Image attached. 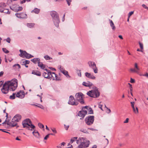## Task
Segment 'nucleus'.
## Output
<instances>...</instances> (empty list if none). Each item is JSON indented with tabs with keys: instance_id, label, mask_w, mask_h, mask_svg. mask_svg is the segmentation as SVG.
<instances>
[{
	"instance_id": "1",
	"label": "nucleus",
	"mask_w": 148,
	"mask_h": 148,
	"mask_svg": "<svg viewBox=\"0 0 148 148\" xmlns=\"http://www.w3.org/2000/svg\"><path fill=\"white\" fill-rule=\"evenodd\" d=\"M17 86V80L16 79L14 81H8L3 84L1 89L2 92L4 94H7L9 90L14 91Z\"/></svg>"
},
{
	"instance_id": "2",
	"label": "nucleus",
	"mask_w": 148,
	"mask_h": 148,
	"mask_svg": "<svg viewBox=\"0 0 148 148\" xmlns=\"http://www.w3.org/2000/svg\"><path fill=\"white\" fill-rule=\"evenodd\" d=\"M80 143L77 148H86L89 147L90 144L89 140H87L83 138H79V140H77V143L78 144Z\"/></svg>"
},
{
	"instance_id": "3",
	"label": "nucleus",
	"mask_w": 148,
	"mask_h": 148,
	"mask_svg": "<svg viewBox=\"0 0 148 148\" xmlns=\"http://www.w3.org/2000/svg\"><path fill=\"white\" fill-rule=\"evenodd\" d=\"M50 14L53 18V21L56 27H58L60 21L58 13L55 11H52Z\"/></svg>"
},
{
	"instance_id": "4",
	"label": "nucleus",
	"mask_w": 148,
	"mask_h": 148,
	"mask_svg": "<svg viewBox=\"0 0 148 148\" xmlns=\"http://www.w3.org/2000/svg\"><path fill=\"white\" fill-rule=\"evenodd\" d=\"M87 94L91 97L97 98L99 96L100 93L97 88L95 87L94 89L88 92Z\"/></svg>"
},
{
	"instance_id": "5",
	"label": "nucleus",
	"mask_w": 148,
	"mask_h": 148,
	"mask_svg": "<svg viewBox=\"0 0 148 148\" xmlns=\"http://www.w3.org/2000/svg\"><path fill=\"white\" fill-rule=\"evenodd\" d=\"M19 51L21 53L19 55V56L23 58H26L28 59L34 57V56L27 53L25 51H23L21 49H20Z\"/></svg>"
},
{
	"instance_id": "6",
	"label": "nucleus",
	"mask_w": 148,
	"mask_h": 148,
	"mask_svg": "<svg viewBox=\"0 0 148 148\" xmlns=\"http://www.w3.org/2000/svg\"><path fill=\"white\" fill-rule=\"evenodd\" d=\"M83 94L81 92L77 93L75 95L76 101L79 102L81 104H84V101L83 99Z\"/></svg>"
},
{
	"instance_id": "7",
	"label": "nucleus",
	"mask_w": 148,
	"mask_h": 148,
	"mask_svg": "<svg viewBox=\"0 0 148 148\" xmlns=\"http://www.w3.org/2000/svg\"><path fill=\"white\" fill-rule=\"evenodd\" d=\"M88 108V106L83 107L82 110L78 112V116L81 117L82 118H84L87 112V111L86 110V109H87Z\"/></svg>"
},
{
	"instance_id": "8",
	"label": "nucleus",
	"mask_w": 148,
	"mask_h": 148,
	"mask_svg": "<svg viewBox=\"0 0 148 148\" xmlns=\"http://www.w3.org/2000/svg\"><path fill=\"white\" fill-rule=\"evenodd\" d=\"M94 116H89L85 119V122L88 125L92 124L94 121Z\"/></svg>"
},
{
	"instance_id": "9",
	"label": "nucleus",
	"mask_w": 148,
	"mask_h": 148,
	"mask_svg": "<svg viewBox=\"0 0 148 148\" xmlns=\"http://www.w3.org/2000/svg\"><path fill=\"white\" fill-rule=\"evenodd\" d=\"M68 103L71 105L76 106L78 105L79 103L78 101L74 99V98L73 96L71 95L69 98Z\"/></svg>"
},
{
	"instance_id": "10",
	"label": "nucleus",
	"mask_w": 148,
	"mask_h": 148,
	"mask_svg": "<svg viewBox=\"0 0 148 148\" xmlns=\"http://www.w3.org/2000/svg\"><path fill=\"white\" fill-rule=\"evenodd\" d=\"M89 67L92 68L94 71V72L97 73H98V69L96 67V64L94 62L89 61L88 62Z\"/></svg>"
},
{
	"instance_id": "11",
	"label": "nucleus",
	"mask_w": 148,
	"mask_h": 148,
	"mask_svg": "<svg viewBox=\"0 0 148 148\" xmlns=\"http://www.w3.org/2000/svg\"><path fill=\"white\" fill-rule=\"evenodd\" d=\"M22 123L23 127L26 128L29 127L32 122L29 119H26L23 121Z\"/></svg>"
},
{
	"instance_id": "12",
	"label": "nucleus",
	"mask_w": 148,
	"mask_h": 148,
	"mask_svg": "<svg viewBox=\"0 0 148 148\" xmlns=\"http://www.w3.org/2000/svg\"><path fill=\"white\" fill-rule=\"evenodd\" d=\"M45 70L47 71V73L45 72H44L42 75L45 78L48 79H50V75L51 74V72L50 70L47 69H45Z\"/></svg>"
},
{
	"instance_id": "13",
	"label": "nucleus",
	"mask_w": 148,
	"mask_h": 148,
	"mask_svg": "<svg viewBox=\"0 0 148 148\" xmlns=\"http://www.w3.org/2000/svg\"><path fill=\"white\" fill-rule=\"evenodd\" d=\"M17 122H16L15 121L13 120L12 119L11 122H8V123H7V124L11 127H13L15 126H16V127L17 128L19 127V126L17 125Z\"/></svg>"
},
{
	"instance_id": "14",
	"label": "nucleus",
	"mask_w": 148,
	"mask_h": 148,
	"mask_svg": "<svg viewBox=\"0 0 148 148\" xmlns=\"http://www.w3.org/2000/svg\"><path fill=\"white\" fill-rule=\"evenodd\" d=\"M16 96V97H19L20 98H23L25 97L24 92L23 90H20L17 92Z\"/></svg>"
},
{
	"instance_id": "15",
	"label": "nucleus",
	"mask_w": 148,
	"mask_h": 148,
	"mask_svg": "<svg viewBox=\"0 0 148 148\" xmlns=\"http://www.w3.org/2000/svg\"><path fill=\"white\" fill-rule=\"evenodd\" d=\"M15 15L18 18H25L27 16V14L24 13H21L20 14H16Z\"/></svg>"
},
{
	"instance_id": "16",
	"label": "nucleus",
	"mask_w": 148,
	"mask_h": 148,
	"mask_svg": "<svg viewBox=\"0 0 148 148\" xmlns=\"http://www.w3.org/2000/svg\"><path fill=\"white\" fill-rule=\"evenodd\" d=\"M21 118V116L19 114L16 115L13 118V120H15L16 122H18Z\"/></svg>"
},
{
	"instance_id": "17",
	"label": "nucleus",
	"mask_w": 148,
	"mask_h": 148,
	"mask_svg": "<svg viewBox=\"0 0 148 148\" xmlns=\"http://www.w3.org/2000/svg\"><path fill=\"white\" fill-rule=\"evenodd\" d=\"M85 75L88 78L92 79H95V77L92 74H91L90 73H89L88 72H86L85 73Z\"/></svg>"
},
{
	"instance_id": "18",
	"label": "nucleus",
	"mask_w": 148,
	"mask_h": 148,
	"mask_svg": "<svg viewBox=\"0 0 148 148\" xmlns=\"http://www.w3.org/2000/svg\"><path fill=\"white\" fill-rule=\"evenodd\" d=\"M82 84L83 85L86 87H90L93 85L92 83L89 82H83Z\"/></svg>"
},
{
	"instance_id": "19",
	"label": "nucleus",
	"mask_w": 148,
	"mask_h": 148,
	"mask_svg": "<svg viewBox=\"0 0 148 148\" xmlns=\"http://www.w3.org/2000/svg\"><path fill=\"white\" fill-rule=\"evenodd\" d=\"M32 74L39 76L41 75L40 72L38 71L33 70L32 71Z\"/></svg>"
},
{
	"instance_id": "20",
	"label": "nucleus",
	"mask_w": 148,
	"mask_h": 148,
	"mask_svg": "<svg viewBox=\"0 0 148 148\" xmlns=\"http://www.w3.org/2000/svg\"><path fill=\"white\" fill-rule=\"evenodd\" d=\"M109 21L110 22V26L112 27V29L113 30H115L116 29V27L114 25L113 22L112 20L109 19Z\"/></svg>"
},
{
	"instance_id": "21",
	"label": "nucleus",
	"mask_w": 148,
	"mask_h": 148,
	"mask_svg": "<svg viewBox=\"0 0 148 148\" xmlns=\"http://www.w3.org/2000/svg\"><path fill=\"white\" fill-rule=\"evenodd\" d=\"M31 61L35 64L36 63L38 64L40 61V60L39 58H34L31 60Z\"/></svg>"
},
{
	"instance_id": "22",
	"label": "nucleus",
	"mask_w": 148,
	"mask_h": 148,
	"mask_svg": "<svg viewBox=\"0 0 148 148\" xmlns=\"http://www.w3.org/2000/svg\"><path fill=\"white\" fill-rule=\"evenodd\" d=\"M10 8L12 10H13L14 11H16H16L17 12V11H21L23 9V8L22 7H21V6L19 7L17 9H14V8H12L11 7H10Z\"/></svg>"
},
{
	"instance_id": "23",
	"label": "nucleus",
	"mask_w": 148,
	"mask_h": 148,
	"mask_svg": "<svg viewBox=\"0 0 148 148\" xmlns=\"http://www.w3.org/2000/svg\"><path fill=\"white\" fill-rule=\"evenodd\" d=\"M57 74L54 72H51V74L50 75V79H52L53 80H55V77H56Z\"/></svg>"
},
{
	"instance_id": "24",
	"label": "nucleus",
	"mask_w": 148,
	"mask_h": 148,
	"mask_svg": "<svg viewBox=\"0 0 148 148\" xmlns=\"http://www.w3.org/2000/svg\"><path fill=\"white\" fill-rule=\"evenodd\" d=\"M35 126L34 125H33L32 124H31L30 125L29 127L26 128V129H27L29 130L32 131L33 129H34V128H35Z\"/></svg>"
},
{
	"instance_id": "25",
	"label": "nucleus",
	"mask_w": 148,
	"mask_h": 148,
	"mask_svg": "<svg viewBox=\"0 0 148 148\" xmlns=\"http://www.w3.org/2000/svg\"><path fill=\"white\" fill-rule=\"evenodd\" d=\"M38 66L39 67H40L41 69L45 70V65L42 64L41 62H40L38 63Z\"/></svg>"
},
{
	"instance_id": "26",
	"label": "nucleus",
	"mask_w": 148,
	"mask_h": 148,
	"mask_svg": "<svg viewBox=\"0 0 148 148\" xmlns=\"http://www.w3.org/2000/svg\"><path fill=\"white\" fill-rule=\"evenodd\" d=\"M32 133L33 135H34L37 138H39L40 137L38 131H33L32 132Z\"/></svg>"
},
{
	"instance_id": "27",
	"label": "nucleus",
	"mask_w": 148,
	"mask_h": 148,
	"mask_svg": "<svg viewBox=\"0 0 148 148\" xmlns=\"http://www.w3.org/2000/svg\"><path fill=\"white\" fill-rule=\"evenodd\" d=\"M40 12V9L37 8H35L31 11V12L32 13L34 12L36 14H38Z\"/></svg>"
},
{
	"instance_id": "28",
	"label": "nucleus",
	"mask_w": 148,
	"mask_h": 148,
	"mask_svg": "<svg viewBox=\"0 0 148 148\" xmlns=\"http://www.w3.org/2000/svg\"><path fill=\"white\" fill-rule=\"evenodd\" d=\"M62 71V73L64 75H65L67 77H70L69 75L68 74V72L67 71L65 70Z\"/></svg>"
},
{
	"instance_id": "29",
	"label": "nucleus",
	"mask_w": 148,
	"mask_h": 148,
	"mask_svg": "<svg viewBox=\"0 0 148 148\" xmlns=\"http://www.w3.org/2000/svg\"><path fill=\"white\" fill-rule=\"evenodd\" d=\"M130 71L132 73H136L138 74L139 73V71L135 69L131 68L130 69Z\"/></svg>"
},
{
	"instance_id": "30",
	"label": "nucleus",
	"mask_w": 148,
	"mask_h": 148,
	"mask_svg": "<svg viewBox=\"0 0 148 148\" xmlns=\"http://www.w3.org/2000/svg\"><path fill=\"white\" fill-rule=\"evenodd\" d=\"M86 110H88V114H93V111L92 110V109L91 108H89L88 107V108L87 109H86Z\"/></svg>"
},
{
	"instance_id": "31",
	"label": "nucleus",
	"mask_w": 148,
	"mask_h": 148,
	"mask_svg": "<svg viewBox=\"0 0 148 148\" xmlns=\"http://www.w3.org/2000/svg\"><path fill=\"white\" fill-rule=\"evenodd\" d=\"M134 112L136 114H137L138 113V108L137 107H134L132 108Z\"/></svg>"
},
{
	"instance_id": "32",
	"label": "nucleus",
	"mask_w": 148,
	"mask_h": 148,
	"mask_svg": "<svg viewBox=\"0 0 148 148\" xmlns=\"http://www.w3.org/2000/svg\"><path fill=\"white\" fill-rule=\"evenodd\" d=\"M77 137H75L71 138V140L70 142V143L68 145H70V144L72 143L73 142L75 141L77 139Z\"/></svg>"
},
{
	"instance_id": "33",
	"label": "nucleus",
	"mask_w": 148,
	"mask_h": 148,
	"mask_svg": "<svg viewBox=\"0 0 148 148\" xmlns=\"http://www.w3.org/2000/svg\"><path fill=\"white\" fill-rule=\"evenodd\" d=\"M30 61L29 60H23V63L22 65H27L29 64Z\"/></svg>"
},
{
	"instance_id": "34",
	"label": "nucleus",
	"mask_w": 148,
	"mask_h": 148,
	"mask_svg": "<svg viewBox=\"0 0 148 148\" xmlns=\"http://www.w3.org/2000/svg\"><path fill=\"white\" fill-rule=\"evenodd\" d=\"M80 131L83 132L84 133H86V134H88V131L86 129H84V128H81L80 129Z\"/></svg>"
},
{
	"instance_id": "35",
	"label": "nucleus",
	"mask_w": 148,
	"mask_h": 148,
	"mask_svg": "<svg viewBox=\"0 0 148 148\" xmlns=\"http://www.w3.org/2000/svg\"><path fill=\"white\" fill-rule=\"evenodd\" d=\"M34 24L33 23H27V26L30 28L33 27H34Z\"/></svg>"
},
{
	"instance_id": "36",
	"label": "nucleus",
	"mask_w": 148,
	"mask_h": 148,
	"mask_svg": "<svg viewBox=\"0 0 148 148\" xmlns=\"http://www.w3.org/2000/svg\"><path fill=\"white\" fill-rule=\"evenodd\" d=\"M31 0H20V3L21 4H23L25 3L26 1L29 2Z\"/></svg>"
},
{
	"instance_id": "37",
	"label": "nucleus",
	"mask_w": 148,
	"mask_h": 148,
	"mask_svg": "<svg viewBox=\"0 0 148 148\" xmlns=\"http://www.w3.org/2000/svg\"><path fill=\"white\" fill-rule=\"evenodd\" d=\"M16 94L15 93H13L12 95H10V99H14L15 98V96Z\"/></svg>"
},
{
	"instance_id": "38",
	"label": "nucleus",
	"mask_w": 148,
	"mask_h": 148,
	"mask_svg": "<svg viewBox=\"0 0 148 148\" xmlns=\"http://www.w3.org/2000/svg\"><path fill=\"white\" fill-rule=\"evenodd\" d=\"M66 144V143L65 142H62L61 143L60 145L57 146V147L58 148H60L62 147V146H64Z\"/></svg>"
},
{
	"instance_id": "39",
	"label": "nucleus",
	"mask_w": 148,
	"mask_h": 148,
	"mask_svg": "<svg viewBox=\"0 0 148 148\" xmlns=\"http://www.w3.org/2000/svg\"><path fill=\"white\" fill-rule=\"evenodd\" d=\"M17 66L18 67V68H17L18 69H19L21 68L20 65L18 64H15L13 66V67H16V68H17Z\"/></svg>"
},
{
	"instance_id": "40",
	"label": "nucleus",
	"mask_w": 148,
	"mask_h": 148,
	"mask_svg": "<svg viewBox=\"0 0 148 148\" xmlns=\"http://www.w3.org/2000/svg\"><path fill=\"white\" fill-rule=\"evenodd\" d=\"M6 5L5 3H0V7L4 8L6 6Z\"/></svg>"
},
{
	"instance_id": "41",
	"label": "nucleus",
	"mask_w": 148,
	"mask_h": 148,
	"mask_svg": "<svg viewBox=\"0 0 148 148\" xmlns=\"http://www.w3.org/2000/svg\"><path fill=\"white\" fill-rule=\"evenodd\" d=\"M44 58L47 60H50L52 59V58L48 55H46L44 56Z\"/></svg>"
},
{
	"instance_id": "42",
	"label": "nucleus",
	"mask_w": 148,
	"mask_h": 148,
	"mask_svg": "<svg viewBox=\"0 0 148 148\" xmlns=\"http://www.w3.org/2000/svg\"><path fill=\"white\" fill-rule=\"evenodd\" d=\"M134 67L135 69L138 70V71H139L140 70V69L138 67V65L137 63H135L134 64Z\"/></svg>"
},
{
	"instance_id": "43",
	"label": "nucleus",
	"mask_w": 148,
	"mask_h": 148,
	"mask_svg": "<svg viewBox=\"0 0 148 148\" xmlns=\"http://www.w3.org/2000/svg\"><path fill=\"white\" fill-rule=\"evenodd\" d=\"M2 50L5 53H7L9 52V51L5 48H3L2 49Z\"/></svg>"
},
{
	"instance_id": "44",
	"label": "nucleus",
	"mask_w": 148,
	"mask_h": 148,
	"mask_svg": "<svg viewBox=\"0 0 148 148\" xmlns=\"http://www.w3.org/2000/svg\"><path fill=\"white\" fill-rule=\"evenodd\" d=\"M38 126L41 128H44V125L40 123H39L38 124Z\"/></svg>"
},
{
	"instance_id": "45",
	"label": "nucleus",
	"mask_w": 148,
	"mask_h": 148,
	"mask_svg": "<svg viewBox=\"0 0 148 148\" xmlns=\"http://www.w3.org/2000/svg\"><path fill=\"white\" fill-rule=\"evenodd\" d=\"M51 130L55 134H56L57 133V131L56 129L55 128H53L51 129Z\"/></svg>"
},
{
	"instance_id": "46",
	"label": "nucleus",
	"mask_w": 148,
	"mask_h": 148,
	"mask_svg": "<svg viewBox=\"0 0 148 148\" xmlns=\"http://www.w3.org/2000/svg\"><path fill=\"white\" fill-rule=\"evenodd\" d=\"M139 44L140 46V48L141 49V50L143 49V44L139 42Z\"/></svg>"
},
{
	"instance_id": "47",
	"label": "nucleus",
	"mask_w": 148,
	"mask_h": 148,
	"mask_svg": "<svg viewBox=\"0 0 148 148\" xmlns=\"http://www.w3.org/2000/svg\"><path fill=\"white\" fill-rule=\"evenodd\" d=\"M4 13H6L8 14H10V12H9V10L8 9H4Z\"/></svg>"
},
{
	"instance_id": "48",
	"label": "nucleus",
	"mask_w": 148,
	"mask_h": 148,
	"mask_svg": "<svg viewBox=\"0 0 148 148\" xmlns=\"http://www.w3.org/2000/svg\"><path fill=\"white\" fill-rule=\"evenodd\" d=\"M134 13L133 11H131L128 14L129 18Z\"/></svg>"
},
{
	"instance_id": "49",
	"label": "nucleus",
	"mask_w": 148,
	"mask_h": 148,
	"mask_svg": "<svg viewBox=\"0 0 148 148\" xmlns=\"http://www.w3.org/2000/svg\"><path fill=\"white\" fill-rule=\"evenodd\" d=\"M130 103H131V106L132 108H134V103H135L134 102H130Z\"/></svg>"
},
{
	"instance_id": "50",
	"label": "nucleus",
	"mask_w": 148,
	"mask_h": 148,
	"mask_svg": "<svg viewBox=\"0 0 148 148\" xmlns=\"http://www.w3.org/2000/svg\"><path fill=\"white\" fill-rule=\"evenodd\" d=\"M66 1L68 5L69 6L71 4V0H66Z\"/></svg>"
},
{
	"instance_id": "51",
	"label": "nucleus",
	"mask_w": 148,
	"mask_h": 148,
	"mask_svg": "<svg viewBox=\"0 0 148 148\" xmlns=\"http://www.w3.org/2000/svg\"><path fill=\"white\" fill-rule=\"evenodd\" d=\"M55 80H56L57 81H58V80H60V77H58L57 76V75L56 76V77H55Z\"/></svg>"
},
{
	"instance_id": "52",
	"label": "nucleus",
	"mask_w": 148,
	"mask_h": 148,
	"mask_svg": "<svg viewBox=\"0 0 148 148\" xmlns=\"http://www.w3.org/2000/svg\"><path fill=\"white\" fill-rule=\"evenodd\" d=\"M6 109L3 110V112L5 113H6V119L8 118V114L7 113L5 112Z\"/></svg>"
},
{
	"instance_id": "53",
	"label": "nucleus",
	"mask_w": 148,
	"mask_h": 148,
	"mask_svg": "<svg viewBox=\"0 0 148 148\" xmlns=\"http://www.w3.org/2000/svg\"><path fill=\"white\" fill-rule=\"evenodd\" d=\"M36 106H37L38 107L42 109H44L43 106L41 105H40L39 106H38L37 105H36Z\"/></svg>"
},
{
	"instance_id": "54",
	"label": "nucleus",
	"mask_w": 148,
	"mask_h": 148,
	"mask_svg": "<svg viewBox=\"0 0 148 148\" xmlns=\"http://www.w3.org/2000/svg\"><path fill=\"white\" fill-rule=\"evenodd\" d=\"M64 127L66 130H67L69 127V125H64Z\"/></svg>"
},
{
	"instance_id": "55",
	"label": "nucleus",
	"mask_w": 148,
	"mask_h": 148,
	"mask_svg": "<svg viewBox=\"0 0 148 148\" xmlns=\"http://www.w3.org/2000/svg\"><path fill=\"white\" fill-rule=\"evenodd\" d=\"M130 82L132 83H134L135 82V80L134 79L131 78Z\"/></svg>"
},
{
	"instance_id": "56",
	"label": "nucleus",
	"mask_w": 148,
	"mask_h": 148,
	"mask_svg": "<svg viewBox=\"0 0 148 148\" xmlns=\"http://www.w3.org/2000/svg\"><path fill=\"white\" fill-rule=\"evenodd\" d=\"M106 109L108 110L107 111V112L108 113H110L111 112V110H110V109L108 108L107 107H106Z\"/></svg>"
},
{
	"instance_id": "57",
	"label": "nucleus",
	"mask_w": 148,
	"mask_h": 148,
	"mask_svg": "<svg viewBox=\"0 0 148 148\" xmlns=\"http://www.w3.org/2000/svg\"><path fill=\"white\" fill-rule=\"evenodd\" d=\"M50 135V134H48L45 137L44 139L45 140H47V138L49 137V136Z\"/></svg>"
},
{
	"instance_id": "58",
	"label": "nucleus",
	"mask_w": 148,
	"mask_h": 148,
	"mask_svg": "<svg viewBox=\"0 0 148 148\" xmlns=\"http://www.w3.org/2000/svg\"><path fill=\"white\" fill-rule=\"evenodd\" d=\"M129 119L128 118H127L124 121L123 123H128V121H129Z\"/></svg>"
},
{
	"instance_id": "59",
	"label": "nucleus",
	"mask_w": 148,
	"mask_h": 148,
	"mask_svg": "<svg viewBox=\"0 0 148 148\" xmlns=\"http://www.w3.org/2000/svg\"><path fill=\"white\" fill-rule=\"evenodd\" d=\"M6 41L7 42L10 43V39L9 38H8L6 40Z\"/></svg>"
},
{
	"instance_id": "60",
	"label": "nucleus",
	"mask_w": 148,
	"mask_h": 148,
	"mask_svg": "<svg viewBox=\"0 0 148 148\" xmlns=\"http://www.w3.org/2000/svg\"><path fill=\"white\" fill-rule=\"evenodd\" d=\"M102 105L99 104V108H100L101 110H103L102 108Z\"/></svg>"
},
{
	"instance_id": "61",
	"label": "nucleus",
	"mask_w": 148,
	"mask_h": 148,
	"mask_svg": "<svg viewBox=\"0 0 148 148\" xmlns=\"http://www.w3.org/2000/svg\"><path fill=\"white\" fill-rule=\"evenodd\" d=\"M142 6L145 8L147 9V7L145 5L143 4L142 5Z\"/></svg>"
},
{
	"instance_id": "62",
	"label": "nucleus",
	"mask_w": 148,
	"mask_h": 148,
	"mask_svg": "<svg viewBox=\"0 0 148 148\" xmlns=\"http://www.w3.org/2000/svg\"><path fill=\"white\" fill-rule=\"evenodd\" d=\"M4 73V72L3 71H1L0 72V77L2 76Z\"/></svg>"
},
{
	"instance_id": "63",
	"label": "nucleus",
	"mask_w": 148,
	"mask_h": 148,
	"mask_svg": "<svg viewBox=\"0 0 148 148\" xmlns=\"http://www.w3.org/2000/svg\"><path fill=\"white\" fill-rule=\"evenodd\" d=\"M142 75H143V76H145L147 77H148V73H146L145 74Z\"/></svg>"
},
{
	"instance_id": "64",
	"label": "nucleus",
	"mask_w": 148,
	"mask_h": 148,
	"mask_svg": "<svg viewBox=\"0 0 148 148\" xmlns=\"http://www.w3.org/2000/svg\"><path fill=\"white\" fill-rule=\"evenodd\" d=\"M3 82L2 81H0V87L2 86L3 84Z\"/></svg>"
}]
</instances>
